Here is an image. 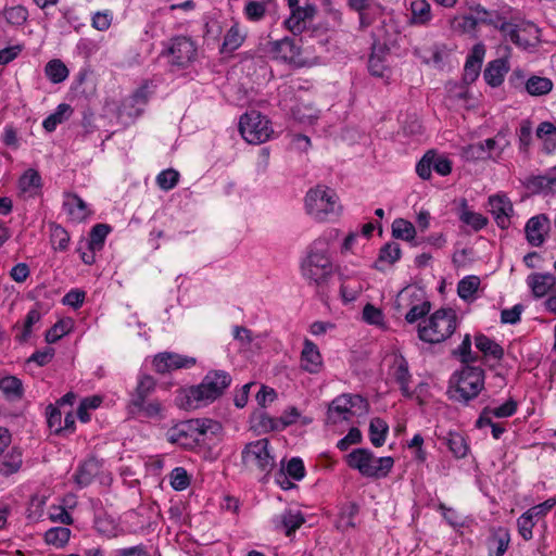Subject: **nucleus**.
I'll return each instance as SVG.
<instances>
[{
	"label": "nucleus",
	"mask_w": 556,
	"mask_h": 556,
	"mask_svg": "<svg viewBox=\"0 0 556 556\" xmlns=\"http://www.w3.org/2000/svg\"><path fill=\"white\" fill-rule=\"evenodd\" d=\"M0 473L2 476H11L20 471L23 465V451L18 446L11 447L5 454H1Z\"/></svg>",
	"instance_id": "a878e982"
},
{
	"label": "nucleus",
	"mask_w": 556,
	"mask_h": 556,
	"mask_svg": "<svg viewBox=\"0 0 556 556\" xmlns=\"http://www.w3.org/2000/svg\"><path fill=\"white\" fill-rule=\"evenodd\" d=\"M164 54L173 70H184L195 60L197 47L190 38L177 36L169 40Z\"/></svg>",
	"instance_id": "1a4fd4ad"
},
{
	"label": "nucleus",
	"mask_w": 556,
	"mask_h": 556,
	"mask_svg": "<svg viewBox=\"0 0 556 556\" xmlns=\"http://www.w3.org/2000/svg\"><path fill=\"white\" fill-rule=\"evenodd\" d=\"M293 117L301 124L312 125L319 117V110L308 102H299L292 109Z\"/></svg>",
	"instance_id": "f704fd0d"
},
{
	"label": "nucleus",
	"mask_w": 556,
	"mask_h": 556,
	"mask_svg": "<svg viewBox=\"0 0 556 556\" xmlns=\"http://www.w3.org/2000/svg\"><path fill=\"white\" fill-rule=\"evenodd\" d=\"M489 206L496 225L502 229H507L511 224L510 218L514 213L510 200L505 194H495L489 198Z\"/></svg>",
	"instance_id": "4468645a"
},
{
	"label": "nucleus",
	"mask_w": 556,
	"mask_h": 556,
	"mask_svg": "<svg viewBox=\"0 0 556 556\" xmlns=\"http://www.w3.org/2000/svg\"><path fill=\"white\" fill-rule=\"evenodd\" d=\"M476 348L483 354L484 357L493 361H500L504 355L503 348L493 339L478 334L475 338Z\"/></svg>",
	"instance_id": "c756f323"
},
{
	"label": "nucleus",
	"mask_w": 556,
	"mask_h": 556,
	"mask_svg": "<svg viewBox=\"0 0 556 556\" xmlns=\"http://www.w3.org/2000/svg\"><path fill=\"white\" fill-rule=\"evenodd\" d=\"M195 363L197 359L194 357L174 352L157 353L152 359V366L159 374H168L177 369L191 368Z\"/></svg>",
	"instance_id": "9b49d317"
},
{
	"label": "nucleus",
	"mask_w": 556,
	"mask_h": 556,
	"mask_svg": "<svg viewBox=\"0 0 556 556\" xmlns=\"http://www.w3.org/2000/svg\"><path fill=\"white\" fill-rule=\"evenodd\" d=\"M419 302L407 309V313L405 314V320L408 324H414L420 318L425 317L431 309L430 302L425 300H418Z\"/></svg>",
	"instance_id": "8fccbe9b"
},
{
	"label": "nucleus",
	"mask_w": 556,
	"mask_h": 556,
	"mask_svg": "<svg viewBox=\"0 0 556 556\" xmlns=\"http://www.w3.org/2000/svg\"><path fill=\"white\" fill-rule=\"evenodd\" d=\"M389 431L388 424L379 418H372L369 424V439L374 446L380 447L384 444Z\"/></svg>",
	"instance_id": "e433bc0d"
},
{
	"label": "nucleus",
	"mask_w": 556,
	"mask_h": 556,
	"mask_svg": "<svg viewBox=\"0 0 556 556\" xmlns=\"http://www.w3.org/2000/svg\"><path fill=\"white\" fill-rule=\"evenodd\" d=\"M460 220L469 226H471L475 230H480L486 226L488 219L480 213L464 211L460 214Z\"/></svg>",
	"instance_id": "774afa93"
},
{
	"label": "nucleus",
	"mask_w": 556,
	"mask_h": 556,
	"mask_svg": "<svg viewBox=\"0 0 556 556\" xmlns=\"http://www.w3.org/2000/svg\"><path fill=\"white\" fill-rule=\"evenodd\" d=\"M232 336L238 342L240 351L248 356H254L263 349L264 337L262 334H254L247 327L233 326Z\"/></svg>",
	"instance_id": "ddd939ff"
},
{
	"label": "nucleus",
	"mask_w": 556,
	"mask_h": 556,
	"mask_svg": "<svg viewBox=\"0 0 556 556\" xmlns=\"http://www.w3.org/2000/svg\"><path fill=\"white\" fill-rule=\"evenodd\" d=\"M509 71V64L506 59H496L491 61L484 70L483 77L488 85L498 87Z\"/></svg>",
	"instance_id": "393cba45"
},
{
	"label": "nucleus",
	"mask_w": 556,
	"mask_h": 556,
	"mask_svg": "<svg viewBox=\"0 0 556 556\" xmlns=\"http://www.w3.org/2000/svg\"><path fill=\"white\" fill-rule=\"evenodd\" d=\"M301 365L308 372H317L321 365V355L317 345L308 339L304 340L301 353Z\"/></svg>",
	"instance_id": "5701e85b"
},
{
	"label": "nucleus",
	"mask_w": 556,
	"mask_h": 556,
	"mask_svg": "<svg viewBox=\"0 0 556 556\" xmlns=\"http://www.w3.org/2000/svg\"><path fill=\"white\" fill-rule=\"evenodd\" d=\"M63 208L70 218L76 223L85 220L91 214L87 203L76 193H65Z\"/></svg>",
	"instance_id": "aec40b11"
},
{
	"label": "nucleus",
	"mask_w": 556,
	"mask_h": 556,
	"mask_svg": "<svg viewBox=\"0 0 556 556\" xmlns=\"http://www.w3.org/2000/svg\"><path fill=\"white\" fill-rule=\"evenodd\" d=\"M3 13L7 22L16 26L23 25L28 17V11L23 5L7 8Z\"/></svg>",
	"instance_id": "603ef678"
},
{
	"label": "nucleus",
	"mask_w": 556,
	"mask_h": 556,
	"mask_svg": "<svg viewBox=\"0 0 556 556\" xmlns=\"http://www.w3.org/2000/svg\"><path fill=\"white\" fill-rule=\"evenodd\" d=\"M314 14L315 8L313 5L296 8V10L290 12L285 25L294 35L301 34L306 28V22L312 20Z\"/></svg>",
	"instance_id": "412c9836"
},
{
	"label": "nucleus",
	"mask_w": 556,
	"mask_h": 556,
	"mask_svg": "<svg viewBox=\"0 0 556 556\" xmlns=\"http://www.w3.org/2000/svg\"><path fill=\"white\" fill-rule=\"evenodd\" d=\"M536 137L542 140L544 151H556V126L551 122H543L536 128Z\"/></svg>",
	"instance_id": "473e14b6"
},
{
	"label": "nucleus",
	"mask_w": 556,
	"mask_h": 556,
	"mask_svg": "<svg viewBox=\"0 0 556 556\" xmlns=\"http://www.w3.org/2000/svg\"><path fill=\"white\" fill-rule=\"evenodd\" d=\"M431 165L432 169L441 176H446L452 172V162L442 154L432 150Z\"/></svg>",
	"instance_id": "052dcab7"
},
{
	"label": "nucleus",
	"mask_w": 556,
	"mask_h": 556,
	"mask_svg": "<svg viewBox=\"0 0 556 556\" xmlns=\"http://www.w3.org/2000/svg\"><path fill=\"white\" fill-rule=\"evenodd\" d=\"M483 389V384H448L446 394L452 401L467 404L477 397Z\"/></svg>",
	"instance_id": "b1692460"
},
{
	"label": "nucleus",
	"mask_w": 556,
	"mask_h": 556,
	"mask_svg": "<svg viewBox=\"0 0 556 556\" xmlns=\"http://www.w3.org/2000/svg\"><path fill=\"white\" fill-rule=\"evenodd\" d=\"M40 319V313L37 309H30L25 318V323L21 332L16 333V340L25 342L31 333V327Z\"/></svg>",
	"instance_id": "13d9d810"
},
{
	"label": "nucleus",
	"mask_w": 556,
	"mask_h": 556,
	"mask_svg": "<svg viewBox=\"0 0 556 556\" xmlns=\"http://www.w3.org/2000/svg\"><path fill=\"white\" fill-rule=\"evenodd\" d=\"M471 11L477 26L485 24L501 30V26L508 23L496 11L490 12L482 5H477Z\"/></svg>",
	"instance_id": "2f4dec72"
},
{
	"label": "nucleus",
	"mask_w": 556,
	"mask_h": 556,
	"mask_svg": "<svg viewBox=\"0 0 556 556\" xmlns=\"http://www.w3.org/2000/svg\"><path fill=\"white\" fill-rule=\"evenodd\" d=\"M450 28L456 34L476 37L477 25L472 14L454 16L450 20Z\"/></svg>",
	"instance_id": "72a5a7b5"
},
{
	"label": "nucleus",
	"mask_w": 556,
	"mask_h": 556,
	"mask_svg": "<svg viewBox=\"0 0 556 556\" xmlns=\"http://www.w3.org/2000/svg\"><path fill=\"white\" fill-rule=\"evenodd\" d=\"M348 465L367 478H384L394 465L391 456L376 457L368 448H355L346 456Z\"/></svg>",
	"instance_id": "7ed1b4c3"
},
{
	"label": "nucleus",
	"mask_w": 556,
	"mask_h": 556,
	"mask_svg": "<svg viewBox=\"0 0 556 556\" xmlns=\"http://www.w3.org/2000/svg\"><path fill=\"white\" fill-rule=\"evenodd\" d=\"M100 471V465L97 459L85 460L77 469L74 480L79 488L89 485Z\"/></svg>",
	"instance_id": "c85d7f7f"
},
{
	"label": "nucleus",
	"mask_w": 556,
	"mask_h": 556,
	"mask_svg": "<svg viewBox=\"0 0 556 556\" xmlns=\"http://www.w3.org/2000/svg\"><path fill=\"white\" fill-rule=\"evenodd\" d=\"M169 482L175 491H184L190 485V476L185 468L176 467L169 473Z\"/></svg>",
	"instance_id": "09e8293b"
},
{
	"label": "nucleus",
	"mask_w": 556,
	"mask_h": 556,
	"mask_svg": "<svg viewBox=\"0 0 556 556\" xmlns=\"http://www.w3.org/2000/svg\"><path fill=\"white\" fill-rule=\"evenodd\" d=\"M278 419H281L282 430L288 426L296 424L298 420H300L302 425H308L312 422V418L302 417L300 412L295 407H289L288 409H286L283 414L280 417H278Z\"/></svg>",
	"instance_id": "4d7b16f0"
},
{
	"label": "nucleus",
	"mask_w": 556,
	"mask_h": 556,
	"mask_svg": "<svg viewBox=\"0 0 556 556\" xmlns=\"http://www.w3.org/2000/svg\"><path fill=\"white\" fill-rule=\"evenodd\" d=\"M47 415V424L49 429L55 433L61 434L62 433V412L58 406L49 405L46 410Z\"/></svg>",
	"instance_id": "6e6d98bb"
},
{
	"label": "nucleus",
	"mask_w": 556,
	"mask_h": 556,
	"mask_svg": "<svg viewBox=\"0 0 556 556\" xmlns=\"http://www.w3.org/2000/svg\"><path fill=\"white\" fill-rule=\"evenodd\" d=\"M401 254H402V251H401L399 243L389 242V243L384 244L380 249L379 258H378V262L376 263V268L381 270L382 267L380 266V264H382V263H387L389 265L394 264L395 262H397L401 258Z\"/></svg>",
	"instance_id": "ea45409f"
},
{
	"label": "nucleus",
	"mask_w": 556,
	"mask_h": 556,
	"mask_svg": "<svg viewBox=\"0 0 556 556\" xmlns=\"http://www.w3.org/2000/svg\"><path fill=\"white\" fill-rule=\"evenodd\" d=\"M425 293L421 289L409 286L404 289H402L395 300V306L399 312L405 308H410L415 304H417L419 301L417 300H425Z\"/></svg>",
	"instance_id": "7c9ffc66"
},
{
	"label": "nucleus",
	"mask_w": 556,
	"mask_h": 556,
	"mask_svg": "<svg viewBox=\"0 0 556 556\" xmlns=\"http://www.w3.org/2000/svg\"><path fill=\"white\" fill-rule=\"evenodd\" d=\"M245 39V33L242 31L239 24H233L224 37L222 46L223 52H233L239 49Z\"/></svg>",
	"instance_id": "c9c22d12"
},
{
	"label": "nucleus",
	"mask_w": 556,
	"mask_h": 556,
	"mask_svg": "<svg viewBox=\"0 0 556 556\" xmlns=\"http://www.w3.org/2000/svg\"><path fill=\"white\" fill-rule=\"evenodd\" d=\"M488 376L480 365L463 363L452 376L451 382H483Z\"/></svg>",
	"instance_id": "bb28decb"
},
{
	"label": "nucleus",
	"mask_w": 556,
	"mask_h": 556,
	"mask_svg": "<svg viewBox=\"0 0 556 556\" xmlns=\"http://www.w3.org/2000/svg\"><path fill=\"white\" fill-rule=\"evenodd\" d=\"M72 113V108L66 103H61L58 105L54 113L50 114L42 122V127L51 132L55 130L58 125L62 124L65 119L70 117Z\"/></svg>",
	"instance_id": "4c0bfd02"
},
{
	"label": "nucleus",
	"mask_w": 556,
	"mask_h": 556,
	"mask_svg": "<svg viewBox=\"0 0 556 556\" xmlns=\"http://www.w3.org/2000/svg\"><path fill=\"white\" fill-rule=\"evenodd\" d=\"M304 201L306 213L317 222L332 220L339 217L342 211L337 192L324 185L311 188Z\"/></svg>",
	"instance_id": "f257e3e1"
},
{
	"label": "nucleus",
	"mask_w": 556,
	"mask_h": 556,
	"mask_svg": "<svg viewBox=\"0 0 556 556\" xmlns=\"http://www.w3.org/2000/svg\"><path fill=\"white\" fill-rule=\"evenodd\" d=\"M392 236L396 239L410 242L415 239L416 228L410 222L404 218H396L392 223Z\"/></svg>",
	"instance_id": "a19ab883"
},
{
	"label": "nucleus",
	"mask_w": 556,
	"mask_h": 556,
	"mask_svg": "<svg viewBox=\"0 0 556 556\" xmlns=\"http://www.w3.org/2000/svg\"><path fill=\"white\" fill-rule=\"evenodd\" d=\"M113 14L109 10L98 11L92 15L91 25L99 31H105L110 28Z\"/></svg>",
	"instance_id": "0e129e2a"
},
{
	"label": "nucleus",
	"mask_w": 556,
	"mask_h": 556,
	"mask_svg": "<svg viewBox=\"0 0 556 556\" xmlns=\"http://www.w3.org/2000/svg\"><path fill=\"white\" fill-rule=\"evenodd\" d=\"M42 187L41 177L36 169H27L18 180L20 193L24 198H34L40 193Z\"/></svg>",
	"instance_id": "4be33fe9"
},
{
	"label": "nucleus",
	"mask_w": 556,
	"mask_h": 556,
	"mask_svg": "<svg viewBox=\"0 0 556 556\" xmlns=\"http://www.w3.org/2000/svg\"><path fill=\"white\" fill-rule=\"evenodd\" d=\"M228 384H188L178 390L175 399L177 407L194 410L218 399Z\"/></svg>",
	"instance_id": "20e7f679"
},
{
	"label": "nucleus",
	"mask_w": 556,
	"mask_h": 556,
	"mask_svg": "<svg viewBox=\"0 0 556 556\" xmlns=\"http://www.w3.org/2000/svg\"><path fill=\"white\" fill-rule=\"evenodd\" d=\"M178 180L179 173L172 168L162 170L156 176V184L164 191L172 190L178 184Z\"/></svg>",
	"instance_id": "864d4df0"
},
{
	"label": "nucleus",
	"mask_w": 556,
	"mask_h": 556,
	"mask_svg": "<svg viewBox=\"0 0 556 556\" xmlns=\"http://www.w3.org/2000/svg\"><path fill=\"white\" fill-rule=\"evenodd\" d=\"M368 412V403L361 395L343 394L332 401L329 406L328 422L351 421L354 416H364Z\"/></svg>",
	"instance_id": "39448f33"
},
{
	"label": "nucleus",
	"mask_w": 556,
	"mask_h": 556,
	"mask_svg": "<svg viewBox=\"0 0 556 556\" xmlns=\"http://www.w3.org/2000/svg\"><path fill=\"white\" fill-rule=\"evenodd\" d=\"M266 13V5L263 2L250 1L244 7V14L249 21L258 22Z\"/></svg>",
	"instance_id": "338daca9"
},
{
	"label": "nucleus",
	"mask_w": 556,
	"mask_h": 556,
	"mask_svg": "<svg viewBox=\"0 0 556 556\" xmlns=\"http://www.w3.org/2000/svg\"><path fill=\"white\" fill-rule=\"evenodd\" d=\"M510 543V534L507 529L498 528L494 530L488 539V556H503Z\"/></svg>",
	"instance_id": "cd10ccee"
},
{
	"label": "nucleus",
	"mask_w": 556,
	"mask_h": 556,
	"mask_svg": "<svg viewBox=\"0 0 556 556\" xmlns=\"http://www.w3.org/2000/svg\"><path fill=\"white\" fill-rule=\"evenodd\" d=\"M71 328V320H60L51 327L46 333V341L54 343L65 336Z\"/></svg>",
	"instance_id": "bf43d9fd"
},
{
	"label": "nucleus",
	"mask_w": 556,
	"mask_h": 556,
	"mask_svg": "<svg viewBox=\"0 0 556 556\" xmlns=\"http://www.w3.org/2000/svg\"><path fill=\"white\" fill-rule=\"evenodd\" d=\"M152 390L151 384H138L136 392L131 395L130 405L139 412L141 407H144L146 400Z\"/></svg>",
	"instance_id": "680f3d73"
},
{
	"label": "nucleus",
	"mask_w": 556,
	"mask_h": 556,
	"mask_svg": "<svg viewBox=\"0 0 556 556\" xmlns=\"http://www.w3.org/2000/svg\"><path fill=\"white\" fill-rule=\"evenodd\" d=\"M480 282L481 281L478 276L470 275L464 277L457 285L458 296L465 301L472 300Z\"/></svg>",
	"instance_id": "37998d69"
},
{
	"label": "nucleus",
	"mask_w": 556,
	"mask_h": 556,
	"mask_svg": "<svg viewBox=\"0 0 556 556\" xmlns=\"http://www.w3.org/2000/svg\"><path fill=\"white\" fill-rule=\"evenodd\" d=\"M50 241L54 250L66 251L70 243V235L65 228L60 225H51Z\"/></svg>",
	"instance_id": "49530a36"
},
{
	"label": "nucleus",
	"mask_w": 556,
	"mask_h": 556,
	"mask_svg": "<svg viewBox=\"0 0 556 556\" xmlns=\"http://www.w3.org/2000/svg\"><path fill=\"white\" fill-rule=\"evenodd\" d=\"M457 327V316L452 308H440L418 326V337L428 343H439L450 338Z\"/></svg>",
	"instance_id": "f03ea898"
},
{
	"label": "nucleus",
	"mask_w": 556,
	"mask_h": 556,
	"mask_svg": "<svg viewBox=\"0 0 556 556\" xmlns=\"http://www.w3.org/2000/svg\"><path fill=\"white\" fill-rule=\"evenodd\" d=\"M269 53L274 59L291 63L299 56L300 47L294 39L285 37L280 40L269 42Z\"/></svg>",
	"instance_id": "a211bd4d"
},
{
	"label": "nucleus",
	"mask_w": 556,
	"mask_h": 556,
	"mask_svg": "<svg viewBox=\"0 0 556 556\" xmlns=\"http://www.w3.org/2000/svg\"><path fill=\"white\" fill-rule=\"evenodd\" d=\"M333 271L332 263L326 252L312 251L302 263V275L314 285H323Z\"/></svg>",
	"instance_id": "6e6552de"
},
{
	"label": "nucleus",
	"mask_w": 556,
	"mask_h": 556,
	"mask_svg": "<svg viewBox=\"0 0 556 556\" xmlns=\"http://www.w3.org/2000/svg\"><path fill=\"white\" fill-rule=\"evenodd\" d=\"M364 290V283L357 279H346L341 285V295L344 302H352L358 298Z\"/></svg>",
	"instance_id": "de8ad7c7"
},
{
	"label": "nucleus",
	"mask_w": 556,
	"mask_h": 556,
	"mask_svg": "<svg viewBox=\"0 0 556 556\" xmlns=\"http://www.w3.org/2000/svg\"><path fill=\"white\" fill-rule=\"evenodd\" d=\"M551 222L545 214H539L528 219L525 226V235L528 243L532 247L544 244L549 232Z\"/></svg>",
	"instance_id": "f8f14e48"
},
{
	"label": "nucleus",
	"mask_w": 556,
	"mask_h": 556,
	"mask_svg": "<svg viewBox=\"0 0 556 556\" xmlns=\"http://www.w3.org/2000/svg\"><path fill=\"white\" fill-rule=\"evenodd\" d=\"M445 440L450 451L456 458H464L467 456L469 445L464 435L458 432H450Z\"/></svg>",
	"instance_id": "79ce46f5"
},
{
	"label": "nucleus",
	"mask_w": 556,
	"mask_h": 556,
	"mask_svg": "<svg viewBox=\"0 0 556 556\" xmlns=\"http://www.w3.org/2000/svg\"><path fill=\"white\" fill-rule=\"evenodd\" d=\"M109 232L110 226L105 224H97L96 226H93L90 232V249L92 251L101 249Z\"/></svg>",
	"instance_id": "3c124183"
},
{
	"label": "nucleus",
	"mask_w": 556,
	"mask_h": 556,
	"mask_svg": "<svg viewBox=\"0 0 556 556\" xmlns=\"http://www.w3.org/2000/svg\"><path fill=\"white\" fill-rule=\"evenodd\" d=\"M71 538V530L66 527H53L46 531L45 541L55 547H63Z\"/></svg>",
	"instance_id": "a18cd8bd"
},
{
	"label": "nucleus",
	"mask_w": 556,
	"mask_h": 556,
	"mask_svg": "<svg viewBox=\"0 0 556 556\" xmlns=\"http://www.w3.org/2000/svg\"><path fill=\"white\" fill-rule=\"evenodd\" d=\"M242 462L249 469L268 473L275 467V457L267 439H260L247 444L242 451Z\"/></svg>",
	"instance_id": "423d86ee"
},
{
	"label": "nucleus",
	"mask_w": 556,
	"mask_h": 556,
	"mask_svg": "<svg viewBox=\"0 0 556 556\" xmlns=\"http://www.w3.org/2000/svg\"><path fill=\"white\" fill-rule=\"evenodd\" d=\"M239 130L244 140L252 144L267 141L273 132L269 121L257 111H251L241 116Z\"/></svg>",
	"instance_id": "0eeeda50"
},
{
	"label": "nucleus",
	"mask_w": 556,
	"mask_h": 556,
	"mask_svg": "<svg viewBox=\"0 0 556 556\" xmlns=\"http://www.w3.org/2000/svg\"><path fill=\"white\" fill-rule=\"evenodd\" d=\"M517 410V402L514 399H508L505 403L498 406L489 407L488 412L496 418H507L513 416Z\"/></svg>",
	"instance_id": "e2e57ef3"
},
{
	"label": "nucleus",
	"mask_w": 556,
	"mask_h": 556,
	"mask_svg": "<svg viewBox=\"0 0 556 556\" xmlns=\"http://www.w3.org/2000/svg\"><path fill=\"white\" fill-rule=\"evenodd\" d=\"M45 74L51 83L60 84L68 77L70 72L61 60L54 59L46 64Z\"/></svg>",
	"instance_id": "58836bf2"
},
{
	"label": "nucleus",
	"mask_w": 556,
	"mask_h": 556,
	"mask_svg": "<svg viewBox=\"0 0 556 556\" xmlns=\"http://www.w3.org/2000/svg\"><path fill=\"white\" fill-rule=\"evenodd\" d=\"M553 89V83L549 78L532 76L526 81V90L531 96H543Z\"/></svg>",
	"instance_id": "c03bdc74"
},
{
	"label": "nucleus",
	"mask_w": 556,
	"mask_h": 556,
	"mask_svg": "<svg viewBox=\"0 0 556 556\" xmlns=\"http://www.w3.org/2000/svg\"><path fill=\"white\" fill-rule=\"evenodd\" d=\"M501 33L522 49L535 47L540 42V29L531 22L514 24L508 22L501 26Z\"/></svg>",
	"instance_id": "9d476101"
},
{
	"label": "nucleus",
	"mask_w": 556,
	"mask_h": 556,
	"mask_svg": "<svg viewBox=\"0 0 556 556\" xmlns=\"http://www.w3.org/2000/svg\"><path fill=\"white\" fill-rule=\"evenodd\" d=\"M407 11V23L412 26H427L433 17L431 4L427 0L410 1Z\"/></svg>",
	"instance_id": "6ab92c4d"
},
{
	"label": "nucleus",
	"mask_w": 556,
	"mask_h": 556,
	"mask_svg": "<svg viewBox=\"0 0 556 556\" xmlns=\"http://www.w3.org/2000/svg\"><path fill=\"white\" fill-rule=\"evenodd\" d=\"M49 519L52 522H59L62 525H72L73 518L70 513L65 509V506L62 505H51L49 507Z\"/></svg>",
	"instance_id": "69168bd1"
},
{
	"label": "nucleus",
	"mask_w": 556,
	"mask_h": 556,
	"mask_svg": "<svg viewBox=\"0 0 556 556\" xmlns=\"http://www.w3.org/2000/svg\"><path fill=\"white\" fill-rule=\"evenodd\" d=\"M304 521V515L296 507H289L273 518L275 529L285 532L288 536L294 533Z\"/></svg>",
	"instance_id": "dca6fc26"
},
{
	"label": "nucleus",
	"mask_w": 556,
	"mask_h": 556,
	"mask_svg": "<svg viewBox=\"0 0 556 556\" xmlns=\"http://www.w3.org/2000/svg\"><path fill=\"white\" fill-rule=\"evenodd\" d=\"M534 298L548 295L556 287V276L551 273H533L526 279Z\"/></svg>",
	"instance_id": "f3484780"
},
{
	"label": "nucleus",
	"mask_w": 556,
	"mask_h": 556,
	"mask_svg": "<svg viewBox=\"0 0 556 556\" xmlns=\"http://www.w3.org/2000/svg\"><path fill=\"white\" fill-rule=\"evenodd\" d=\"M508 146L509 141L504 136L497 135L495 138H489L482 142L470 146L469 151L472 156L478 159H484L488 153V157L498 160Z\"/></svg>",
	"instance_id": "2eb2a0df"
},
{
	"label": "nucleus",
	"mask_w": 556,
	"mask_h": 556,
	"mask_svg": "<svg viewBox=\"0 0 556 556\" xmlns=\"http://www.w3.org/2000/svg\"><path fill=\"white\" fill-rule=\"evenodd\" d=\"M536 519L527 510L517 519L518 532L526 541L532 539V529L535 526Z\"/></svg>",
	"instance_id": "5fc2aeb1"
}]
</instances>
